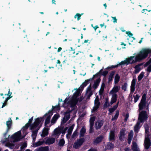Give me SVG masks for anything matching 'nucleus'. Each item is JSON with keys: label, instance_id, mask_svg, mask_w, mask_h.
Wrapping results in <instances>:
<instances>
[{"label": "nucleus", "instance_id": "obj_14", "mask_svg": "<svg viewBox=\"0 0 151 151\" xmlns=\"http://www.w3.org/2000/svg\"><path fill=\"white\" fill-rule=\"evenodd\" d=\"M120 89L119 86L115 85L109 92V94H116V93L118 92Z\"/></svg>", "mask_w": 151, "mask_h": 151}, {"label": "nucleus", "instance_id": "obj_41", "mask_svg": "<svg viewBox=\"0 0 151 151\" xmlns=\"http://www.w3.org/2000/svg\"><path fill=\"white\" fill-rule=\"evenodd\" d=\"M65 143V141L64 139H60L58 143V145L60 146H63Z\"/></svg>", "mask_w": 151, "mask_h": 151}, {"label": "nucleus", "instance_id": "obj_28", "mask_svg": "<svg viewBox=\"0 0 151 151\" xmlns=\"http://www.w3.org/2000/svg\"><path fill=\"white\" fill-rule=\"evenodd\" d=\"M91 89V86L90 84L86 92V94L89 97H90L92 94V93Z\"/></svg>", "mask_w": 151, "mask_h": 151}, {"label": "nucleus", "instance_id": "obj_55", "mask_svg": "<svg viewBox=\"0 0 151 151\" xmlns=\"http://www.w3.org/2000/svg\"><path fill=\"white\" fill-rule=\"evenodd\" d=\"M12 94V93H11L10 92V90H9V89L8 93L7 94H5V95L6 96V95H7L8 96H9V97H11L10 96Z\"/></svg>", "mask_w": 151, "mask_h": 151}, {"label": "nucleus", "instance_id": "obj_37", "mask_svg": "<svg viewBox=\"0 0 151 151\" xmlns=\"http://www.w3.org/2000/svg\"><path fill=\"white\" fill-rule=\"evenodd\" d=\"M105 87V84L104 83H103L101 86V88L99 91L100 94H101L103 92Z\"/></svg>", "mask_w": 151, "mask_h": 151}, {"label": "nucleus", "instance_id": "obj_35", "mask_svg": "<svg viewBox=\"0 0 151 151\" xmlns=\"http://www.w3.org/2000/svg\"><path fill=\"white\" fill-rule=\"evenodd\" d=\"M119 103V101H118L117 104L113 108L110 109H109V111L110 112L112 113L118 107V105Z\"/></svg>", "mask_w": 151, "mask_h": 151}, {"label": "nucleus", "instance_id": "obj_26", "mask_svg": "<svg viewBox=\"0 0 151 151\" xmlns=\"http://www.w3.org/2000/svg\"><path fill=\"white\" fill-rule=\"evenodd\" d=\"M115 137L114 131L111 130V131L109 136V139L110 140H113L114 139Z\"/></svg>", "mask_w": 151, "mask_h": 151}, {"label": "nucleus", "instance_id": "obj_7", "mask_svg": "<svg viewBox=\"0 0 151 151\" xmlns=\"http://www.w3.org/2000/svg\"><path fill=\"white\" fill-rule=\"evenodd\" d=\"M67 127L65 128H62L61 127H58L56 128L53 132L52 136L55 138H58L61 133L64 134L66 131L67 129Z\"/></svg>", "mask_w": 151, "mask_h": 151}, {"label": "nucleus", "instance_id": "obj_32", "mask_svg": "<svg viewBox=\"0 0 151 151\" xmlns=\"http://www.w3.org/2000/svg\"><path fill=\"white\" fill-rule=\"evenodd\" d=\"M120 79V76L118 74H116L115 77L114 83L115 84L117 83Z\"/></svg>", "mask_w": 151, "mask_h": 151}, {"label": "nucleus", "instance_id": "obj_59", "mask_svg": "<svg viewBox=\"0 0 151 151\" xmlns=\"http://www.w3.org/2000/svg\"><path fill=\"white\" fill-rule=\"evenodd\" d=\"M88 151H96V149H91Z\"/></svg>", "mask_w": 151, "mask_h": 151}, {"label": "nucleus", "instance_id": "obj_56", "mask_svg": "<svg viewBox=\"0 0 151 151\" xmlns=\"http://www.w3.org/2000/svg\"><path fill=\"white\" fill-rule=\"evenodd\" d=\"M108 73V72L107 71H104L103 72L102 74L103 76H105Z\"/></svg>", "mask_w": 151, "mask_h": 151}, {"label": "nucleus", "instance_id": "obj_38", "mask_svg": "<svg viewBox=\"0 0 151 151\" xmlns=\"http://www.w3.org/2000/svg\"><path fill=\"white\" fill-rule=\"evenodd\" d=\"M73 127L74 125H73L71 126L70 127H69L68 129V133L67 134V136L69 135H70L73 129Z\"/></svg>", "mask_w": 151, "mask_h": 151}, {"label": "nucleus", "instance_id": "obj_11", "mask_svg": "<svg viewBox=\"0 0 151 151\" xmlns=\"http://www.w3.org/2000/svg\"><path fill=\"white\" fill-rule=\"evenodd\" d=\"M136 79L135 78H134L131 82V93L129 94V96L132 97V93L134 92L135 89V86L136 84Z\"/></svg>", "mask_w": 151, "mask_h": 151}, {"label": "nucleus", "instance_id": "obj_63", "mask_svg": "<svg viewBox=\"0 0 151 151\" xmlns=\"http://www.w3.org/2000/svg\"><path fill=\"white\" fill-rule=\"evenodd\" d=\"M32 117L31 119H29V122L28 123H29H29H30V122H31L32 121Z\"/></svg>", "mask_w": 151, "mask_h": 151}, {"label": "nucleus", "instance_id": "obj_3", "mask_svg": "<svg viewBox=\"0 0 151 151\" xmlns=\"http://www.w3.org/2000/svg\"><path fill=\"white\" fill-rule=\"evenodd\" d=\"M147 118V114L145 111H142L139 113L138 121L134 127V131L137 132L139 129V125L140 123L146 120Z\"/></svg>", "mask_w": 151, "mask_h": 151}, {"label": "nucleus", "instance_id": "obj_27", "mask_svg": "<svg viewBox=\"0 0 151 151\" xmlns=\"http://www.w3.org/2000/svg\"><path fill=\"white\" fill-rule=\"evenodd\" d=\"M95 117L93 116L91 117L90 120V130H92L94 124V122L95 120ZM90 131V132H91Z\"/></svg>", "mask_w": 151, "mask_h": 151}, {"label": "nucleus", "instance_id": "obj_40", "mask_svg": "<svg viewBox=\"0 0 151 151\" xmlns=\"http://www.w3.org/2000/svg\"><path fill=\"white\" fill-rule=\"evenodd\" d=\"M114 147V145L110 143H108L106 146L107 149H111L113 148Z\"/></svg>", "mask_w": 151, "mask_h": 151}, {"label": "nucleus", "instance_id": "obj_20", "mask_svg": "<svg viewBox=\"0 0 151 151\" xmlns=\"http://www.w3.org/2000/svg\"><path fill=\"white\" fill-rule=\"evenodd\" d=\"M103 124V122L102 121H98L96 123L95 127L97 129H99L102 126Z\"/></svg>", "mask_w": 151, "mask_h": 151}, {"label": "nucleus", "instance_id": "obj_34", "mask_svg": "<svg viewBox=\"0 0 151 151\" xmlns=\"http://www.w3.org/2000/svg\"><path fill=\"white\" fill-rule=\"evenodd\" d=\"M45 142L44 140L41 141H39L33 144V146L35 147H36L37 146H39L42 145Z\"/></svg>", "mask_w": 151, "mask_h": 151}, {"label": "nucleus", "instance_id": "obj_30", "mask_svg": "<svg viewBox=\"0 0 151 151\" xmlns=\"http://www.w3.org/2000/svg\"><path fill=\"white\" fill-rule=\"evenodd\" d=\"M100 82V79H98L94 82L93 85V87L95 89L96 88L99 86Z\"/></svg>", "mask_w": 151, "mask_h": 151}, {"label": "nucleus", "instance_id": "obj_4", "mask_svg": "<svg viewBox=\"0 0 151 151\" xmlns=\"http://www.w3.org/2000/svg\"><path fill=\"white\" fill-rule=\"evenodd\" d=\"M137 62H138V61L137 60L136 57H134V56H131L129 58H127L124 60L122 61L119 64L115 65H112L111 67H108L106 69H108L110 68H116L119 65H128L129 64H133Z\"/></svg>", "mask_w": 151, "mask_h": 151}, {"label": "nucleus", "instance_id": "obj_62", "mask_svg": "<svg viewBox=\"0 0 151 151\" xmlns=\"http://www.w3.org/2000/svg\"><path fill=\"white\" fill-rule=\"evenodd\" d=\"M125 151H131V150L128 148L125 149Z\"/></svg>", "mask_w": 151, "mask_h": 151}, {"label": "nucleus", "instance_id": "obj_24", "mask_svg": "<svg viewBox=\"0 0 151 151\" xmlns=\"http://www.w3.org/2000/svg\"><path fill=\"white\" fill-rule=\"evenodd\" d=\"M60 117L59 115V114H55L53 117H52V120L51 121V123L52 124H54L56 121Z\"/></svg>", "mask_w": 151, "mask_h": 151}, {"label": "nucleus", "instance_id": "obj_43", "mask_svg": "<svg viewBox=\"0 0 151 151\" xmlns=\"http://www.w3.org/2000/svg\"><path fill=\"white\" fill-rule=\"evenodd\" d=\"M114 75V73H111L110 74L109 78H108V82L109 83L111 81L113 78V76Z\"/></svg>", "mask_w": 151, "mask_h": 151}, {"label": "nucleus", "instance_id": "obj_8", "mask_svg": "<svg viewBox=\"0 0 151 151\" xmlns=\"http://www.w3.org/2000/svg\"><path fill=\"white\" fill-rule=\"evenodd\" d=\"M24 135L23 134L22 135L21 134V131H18L17 132L15 133L14 135L12 136V138L13 139L14 142L15 141H17L20 140L23 137Z\"/></svg>", "mask_w": 151, "mask_h": 151}, {"label": "nucleus", "instance_id": "obj_9", "mask_svg": "<svg viewBox=\"0 0 151 151\" xmlns=\"http://www.w3.org/2000/svg\"><path fill=\"white\" fill-rule=\"evenodd\" d=\"M53 114V112L52 111H50L47 114L45 115L44 117L46 118L45 122V125L48 127V124L50 123V119Z\"/></svg>", "mask_w": 151, "mask_h": 151}, {"label": "nucleus", "instance_id": "obj_52", "mask_svg": "<svg viewBox=\"0 0 151 151\" xmlns=\"http://www.w3.org/2000/svg\"><path fill=\"white\" fill-rule=\"evenodd\" d=\"M126 33L128 35L129 37H132L133 35L130 32H127Z\"/></svg>", "mask_w": 151, "mask_h": 151}, {"label": "nucleus", "instance_id": "obj_12", "mask_svg": "<svg viewBox=\"0 0 151 151\" xmlns=\"http://www.w3.org/2000/svg\"><path fill=\"white\" fill-rule=\"evenodd\" d=\"M146 100L145 96L144 95L142 97L140 102L139 104V111L142 110L145 104V101Z\"/></svg>", "mask_w": 151, "mask_h": 151}, {"label": "nucleus", "instance_id": "obj_31", "mask_svg": "<svg viewBox=\"0 0 151 151\" xmlns=\"http://www.w3.org/2000/svg\"><path fill=\"white\" fill-rule=\"evenodd\" d=\"M69 118L70 116L69 114H68V115L66 116H65L61 121V124L65 123L66 122V121L69 119Z\"/></svg>", "mask_w": 151, "mask_h": 151}, {"label": "nucleus", "instance_id": "obj_21", "mask_svg": "<svg viewBox=\"0 0 151 151\" xmlns=\"http://www.w3.org/2000/svg\"><path fill=\"white\" fill-rule=\"evenodd\" d=\"M111 95V99L110 104H112L116 102L117 100V95L110 94Z\"/></svg>", "mask_w": 151, "mask_h": 151}, {"label": "nucleus", "instance_id": "obj_46", "mask_svg": "<svg viewBox=\"0 0 151 151\" xmlns=\"http://www.w3.org/2000/svg\"><path fill=\"white\" fill-rule=\"evenodd\" d=\"M127 84L125 83L122 86V89L124 90V91L126 90L127 87Z\"/></svg>", "mask_w": 151, "mask_h": 151}, {"label": "nucleus", "instance_id": "obj_54", "mask_svg": "<svg viewBox=\"0 0 151 151\" xmlns=\"http://www.w3.org/2000/svg\"><path fill=\"white\" fill-rule=\"evenodd\" d=\"M129 114H127L125 116V119H124L125 121H126L127 120V119L129 118Z\"/></svg>", "mask_w": 151, "mask_h": 151}, {"label": "nucleus", "instance_id": "obj_33", "mask_svg": "<svg viewBox=\"0 0 151 151\" xmlns=\"http://www.w3.org/2000/svg\"><path fill=\"white\" fill-rule=\"evenodd\" d=\"M86 131V129L84 127H83L80 132V135L81 137H83Z\"/></svg>", "mask_w": 151, "mask_h": 151}, {"label": "nucleus", "instance_id": "obj_10", "mask_svg": "<svg viewBox=\"0 0 151 151\" xmlns=\"http://www.w3.org/2000/svg\"><path fill=\"white\" fill-rule=\"evenodd\" d=\"M84 141V139L83 138L80 139L75 142L73 145V147L77 149L79 148L82 145Z\"/></svg>", "mask_w": 151, "mask_h": 151}, {"label": "nucleus", "instance_id": "obj_50", "mask_svg": "<svg viewBox=\"0 0 151 151\" xmlns=\"http://www.w3.org/2000/svg\"><path fill=\"white\" fill-rule=\"evenodd\" d=\"M147 71L149 73L151 71V64L148 67L147 69Z\"/></svg>", "mask_w": 151, "mask_h": 151}, {"label": "nucleus", "instance_id": "obj_53", "mask_svg": "<svg viewBox=\"0 0 151 151\" xmlns=\"http://www.w3.org/2000/svg\"><path fill=\"white\" fill-rule=\"evenodd\" d=\"M111 18L113 20V22L114 23H116L117 22V19H116V17H112Z\"/></svg>", "mask_w": 151, "mask_h": 151}, {"label": "nucleus", "instance_id": "obj_64", "mask_svg": "<svg viewBox=\"0 0 151 151\" xmlns=\"http://www.w3.org/2000/svg\"><path fill=\"white\" fill-rule=\"evenodd\" d=\"M143 39V38H141V40L139 41V43L140 44H141L142 42V40Z\"/></svg>", "mask_w": 151, "mask_h": 151}, {"label": "nucleus", "instance_id": "obj_5", "mask_svg": "<svg viewBox=\"0 0 151 151\" xmlns=\"http://www.w3.org/2000/svg\"><path fill=\"white\" fill-rule=\"evenodd\" d=\"M150 52V49L147 48L143 49L137 54L136 57L138 61H139L146 58L148 54Z\"/></svg>", "mask_w": 151, "mask_h": 151}, {"label": "nucleus", "instance_id": "obj_51", "mask_svg": "<svg viewBox=\"0 0 151 151\" xmlns=\"http://www.w3.org/2000/svg\"><path fill=\"white\" fill-rule=\"evenodd\" d=\"M151 63V58L150 59V60L147 62L145 65V67H146L148 65L150 64Z\"/></svg>", "mask_w": 151, "mask_h": 151}, {"label": "nucleus", "instance_id": "obj_25", "mask_svg": "<svg viewBox=\"0 0 151 151\" xmlns=\"http://www.w3.org/2000/svg\"><path fill=\"white\" fill-rule=\"evenodd\" d=\"M49 129L47 128H44L42 132L41 135L42 137H44L47 135L49 133Z\"/></svg>", "mask_w": 151, "mask_h": 151}, {"label": "nucleus", "instance_id": "obj_18", "mask_svg": "<svg viewBox=\"0 0 151 151\" xmlns=\"http://www.w3.org/2000/svg\"><path fill=\"white\" fill-rule=\"evenodd\" d=\"M142 64H140L136 65L134 67V72L135 73H137L142 68Z\"/></svg>", "mask_w": 151, "mask_h": 151}, {"label": "nucleus", "instance_id": "obj_60", "mask_svg": "<svg viewBox=\"0 0 151 151\" xmlns=\"http://www.w3.org/2000/svg\"><path fill=\"white\" fill-rule=\"evenodd\" d=\"M132 139H130V138H128V143L129 144H130L131 142V141L132 140Z\"/></svg>", "mask_w": 151, "mask_h": 151}, {"label": "nucleus", "instance_id": "obj_42", "mask_svg": "<svg viewBox=\"0 0 151 151\" xmlns=\"http://www.w3.org/2000/svg\"><path fill=\"white\" fill-rule=\"evenodd\" d=\"M11 98H12V96L10 97H7L5 99V101L3 104V105L2 106V108H3L4 107L6 106L7 101L9 99Z\"/></svg>", "mask_w": 151, "mask_h": 151}, {"label": "nucleus", "instance_id": "obj_23", "mask_svg": "<svg viewBox=\"0 0 151 151\" xmlns=\"http://www.w3.org/2000/svg\"><path fill=\"white\" fill-rule=\"evenodd\" d=\"M125 132V130L124 129H122L121 131L119 136V138L121 140H122L124 138Z\"/></svg>", "mask_w": 151, "mask_h": 151}, {"label": "nucleus", "instance_id": "obj_39", "mask_svg": "<svg viewBox=\"0 0 151 151\" xmlns=\"http://www.w3.org/2000/svg\"><path fill=\"white\" fill-rule=\"evenodd\" d=\"M145 73L144 72H142L138 77V80L139 81L142 78Z\"/></svg>", "mask_w": 151, "mask_h": 151}, {"label": "nucleus", "instance_id": "obj_19", "mask_svg": "<svg viewBox=\"0 0 151 151\" xmlns=\"http://www.w3.org/2000/svg\"><path fill=\"white\" fill-rule=\"evenodd\" d=\"M35 151H49L48 146L41 147L35 150Z\"/></svg>", "mask_w": 151, "mask_h": 151}, {"label": "nucleus", "instance_id": "obj_6", "mask_svg": "<svg viewBox=\"0 0 151 151\" xmlns=\"http://www.w3.org/2000/svg\"><path fill=\"white\" fill-rule=\"evenodd\" d=\"M144 127L145 129V137L144 145L145 149H148L151 145V142L148 136V126L147 124H145Z\"/></svg>", "mask_w": 151, "mask_h": 151}, {"label": "nucleus", "instance_id": "obj_16", "mask_svg": "<svg viewBox=\"0 0 151 151\" xmlns=\"http://www.w3.org/2000/svg\"><path fill=\"white\" fill-rule=\"evenodd\" d=\"M131 148L133 151H140L137 143L134 142H132Z\"/></svg>", "mask_w": 151, "mask_h": 151}, {"label": "nucleus", "instance_id": "obj_15", "mask_svg": "<svg viewBox=\"0 0 151 151\" xmlns=\"http://www.w3.org/2000/svg\"><path fill=\"white\" fill-rule=\"evenodd\" d=\"M55 137L46 138L45 143L48 145L52 144L55 142Z\"/></svg>", "mask_w": 151, "mask_h": 151}, {"label": "nucleus", "instance_id": "obj_22", "mask_svg": "<svg viewBox=\"0 0 151 151\" xmlns=\"http://www.w3.org/2000/svg\"><path fill=\"white\" fill-rule=\"evenodd\" d=\"M12 120L10 118L6 122V125L7 127V130L9 131L11 128L12 125Z\"/></svg>", "mask_w": 151, "mask_h": 151}, {"label": "nucleus", "instance_id": "obj_45", "mask_svg": "<svg viewBox=\"0 0 151 151\" xmlns=\"http://www.w3.org/2000/svg\"><path fill=\"white\" fill-rule=\"evenodd\" d=\"M139 97L140 96L138 94H137V95H136L134 97V102L135 103L137 101Z\"/></svg>", "mask_w": 151, "mask_h": 151}, {"label": "nucleus", "instance_id": "obj_48", "mask_svg": "<svg viewBox=\"0 0 151 151\" xmlns=\"http://www.w3.org/2000/svg\"><path fill=\"white\" fill-rule=\"evenodd\" d=\"M27 147V144L25 143H24L20 147V149L21 150L24 149Z\"/></svg>", "mask_w": 151, "mask_h": 151}, {"label": "nucleus", "instance_id": "obj_49", "mask_svg": "<svg viewBox=\"0 0 151 151\" xmlns=\"http://www.w3.org/2000/svg\"><path fill=\"white\" fill-rule=\"evenodd\" d=\"M77 133L78 132L76 130L75 131L72 135V137L73 138L75 137L77 135Z\"/></svg>", "mask_w": 151, "mask_h": 151}, {"label": "nucleus", "instance_id": "obj_58", "mask_svg": "<svg viewBox=\"0 0 151 151\" xmlns=\"http://www.w3.org/2000/svg\"><path fill=\"white\" fill-rule=\"evenodd\" d=\"M54 109H56L57 110H59L60 109L59 107V106H57L54 107Z\"/></svg>", "mask_w": 151, "mask_h": 151}, {"label": "nucleus", "instance_id": "obj_13", "mask_svg": "<svg viewBox=\"0 0 151 151\" xmlns=\"http://www.w3.org/2000/svg\"><path fill=\"white\" fill-rule=\"evenodd\" d=\"M94 104V106L93 107L92 110V112L96 111L97 110L100 104V103L99 102V98L98 96L96 97L95 100Z\"/></svg>", "mask_w": 151, "mask_h": 151}, {"label": "nucleus", "instance_id": "obj_47", "mask_svg": "<svg viewBox=\"0 0 151 151\" xmlns=\"http://www.w3.org/2000/svg\"><path fill=\"white\" fill-rule=\"evenodd\" d=\"M133 136V131H131L129 134L128 138L132 139Z\"/></svg>", "mask_w": 151, "mask_h": 151}, {"label": "nucleus", "instance_id": "obj_57", "mask_svg": "<svg viewBox=\"0 0 151 151\" xmlns=\"http://www.w3.org/2000/svg\"><path fill=\"white\" fill-rule=\"evenodd\" d=\"M14 145L13 144H11L10 145V146H9V147L11 149L13 148L14 147Z\"/></svg>", "mask_w": 151, "mask_h": 151}, {"label": "nucleus", "instance_id": "obj_1", "mask_svg": "<svg viewBox=\"0 0 151 151\" xmlns=\"http://www.w3.org/2000/svg\"><path fill=\"white\" fill-rule=\"evenodd\" d=\"M88 81L86 80L79 88V90H77L72 97L67 98L63 102V106L65 108L72 107L75 105L77 102H81L83 98L80 97L78 95L79 93V90L82 89L88 84Z\"/></svg>", "mask_w": 151, "mask_h": 151}, {"label": "nucleus", "instance_id": "obj_29", "mask_svg": "<svg viewBox=\"0 0 151 151\" xmlns=\"http://www.w3.org/2000/svg\"><path fill=\"white\" fill-rule=\"evenodd\" d=\"M103 138L102 136H100L97 137L94 141V143L97 144L100 142Z\"/></svg>", "mask_w": 151, "mask_h": 151}, {"label": "nucleus", "instance_id": "obj_2", "mask_svg": "<svg viewBox=\"0 0 151 151\" xmlns=\"http://www.w3.org/2000/svg\"><path fill=\"white\" fill-rule=\"evenodd\" d=\"M43 121V118H37L34 123L30 126V129L32 131V136L34 142L35 141L36 138L37 132L42 126Z\"/></svg>", "mask_w": 151, "mask_h": 151}, {"label": "nucleus", "instance_id": "obj_44", "mask_svg": "<svg viewBox=\"0 0 151 151\" xmlns=\"http://www.w3.org/2000/svg\"><path fill=\"white\" fill-rule=\"evenodd\" d=\"M83 14H80L78 13L74 17V18H77V20H79L81 18V16Z\"/></svg>", "mask_w": 151, "mask_h": 151}, {"label": "nucleus", "instance_id": "obj_36", "mask_svg": "<svg viewBox=\"0 0 151 151\" xmlns=\"http://www.w3.org/2000/svg\"><path fill=\"white\" fill-rule=\"evenodd\" d=\"M119 111H117L116 112V113L114 116L113 117H112L111 119V120L112 121H114L116 120L117 118H118V117L119 116Z\"/></svg>", "mask_w": 151, "mask_h": 151}, {"label": "nucleus", "instance_id": "obj_17", "mask_svg": "<svg viewBox=\"0 0 151 151\" xmlns=\"http://www.w3.org/2000/svg\"><path fill=\"white\" fill-rule=\"evenodd\" d=\"M29 126V123H27L24 126L21 130V131H22V132L23 133V134L24 135V136L25 137L28 133L27 130Z\"/></svg>", "mask_w": 151, "mask_h": 151}, {"label": "nucleus", "instance_id": "obj_61", "mask_svg": "<svg viewBox=\"0 0 151 151\" xmlns=\"http://www.w3.org/2000/svg\"><path fill=\"white\" fill-rule=\"evenodd\" d=\"M62 48L61 47H59V48H58V52H60L61 51V50H62Z\"/></svg>", "mask_w": 151, "mask_h": 151}]
</instances>
